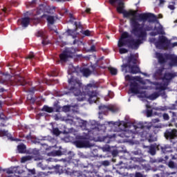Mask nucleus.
I'll return each instance as SVG.
<instances>
[{"mask_svg": "<svg viewBox=\"0 0 177 177\" xmlns=\"http://www.w3.org/2000/svg\"><path fill=\"white\" fill-rule=\"evenodd\" d=\"M152 122L153 124H156V122H160V119H158V118L153 119V120H152Z\"/></svg>", "mask_w": 177, "mask_h": 177, "instance_id": "48", "label": "nucleus"}, {"mask_svg": "<svg viewBox=\"0 0 177 177\" xmlns=\"http://www.w3.org/2000/svg\"><path fill=\"white\" fill-rule=\"evenodd\" d=\"M68 84L70 87V91L73 92L75 96H81V97H77V100L80 102L85 99V95L81 93V82L77 79H75L74 76H71L68 80Z\"/></svg>", "mask_w": 177, "mask_h": 177, "instance_id": "2", "label": "nucleus"}, {"mask_svg": "<svg viewBox=\"0 0 177 177\" xmlns=\"http://www.w3.org/2000/svg\"><path fill=\"white\" fill-rule=\"evenodd\" d=\"M0 136H7L9 140H15V139H13V137H12V136L6 131L0 130Z\"/></svg>", "mask_w": 177, "mask_h": 177, "instance_id": "21", "label": "nucleus"}, {"mask_svg": "<svg viewBox=\"0 0 177 177\" xmlns=\"http://www.w3.org/2000/svg\"><path fill=\"white\" fill-rule=\"evenodd\" d=\"M29 92H34V90H29Z\"/></svg>", "mask_w": 177, "mask_h": 177, "instance_id": "63", "label": "nucleus"}, {"mask_svg": "<svg viewBox=\"0 0 177 177\" xmlns=\"http://www.w3.org/2000/svg\"><path fill=\"white\" fill-rule=\"evenodd\" d=\"M119 52L122 55V53H128V50L127 48H120Z\"/></svg>", "mask_w": 177, "mask_h": 177, "instance_id": "35", "label": "nucleus"}, {"mask_svg": "<svg viewBox=\"0 0 177 177\" xmlns=\"http://www.w3.org/2000/svg\"><path fill=\"white\" fill-rule=\"evenodd\" d=\"M83 35H86V37H91L92 35V32H91L89 30H84L82 32Z\"/></svg>", "mask_w": 177, "mask_h": 177, "instance_id": "31", "label": "nucleus"}, {"mask_svg": "<svg viewBox=\"0 0 177 177\" xmlns=\"http://www.w3.org/2000/svg\"><path fill=\"white\" fill-rule=\"evenodd\" d=\"M165 68H160V69H158L157 71V74H158L159 75H162V71H164Z\"/></svg>", "mask_w": 177, "mask_h": 177, "instance_id": "38", "label": "nucleus"}, {"mask_svg": "<svg viewBox=\"0 0 177 177\" xmlns=\"http://www.w3.org/2000/svg\"><path fill=\"white\" fill-rule=\"evenodd\" d=\"M111 5L117 6V12L123 15L124 17L130 18V27L131 30L130 32L136 37L129 41H127V38H129V33L128 32H124L120 39H119L118 46L119 48H122V46H126L127 45L128 48L131 49H138L141 44H143V41L147 37V32L146 31H151L153 28H143L145 24L142 25L139 24V21H142L145 23L146 21H149V23H154L157 21V16L152 13H141L136 15L137 12L133 10L127 11L124 9V2L122 0H110Z\"/></svg>", "mask_w": 177, "mask_h": 177, "instance_id": "1", "label": "nucleus"}, {"mask_svg": "<svg viewBox=\"0 0 177 177\" xmlns=\"http://www.w3.org/2000/svg\"><path fill=\"white\" fill-rule=\"evenodd\" d=\"M88 95L89 96L88 100L93 103H96L97 100V93L95 91H90Z\"/></svg>", "mask_w": 177, "mask_h": 177, "instance_id": "15", "label": "nucleus"}, {"mask_svg": "<svg viewBox=\"0 0 177 177\" xmlns=\"http://www.w3.org/2000/svg\"><path fill=\"white\" fill-rule=\"evenodd\" d=\"M99 109L102 114H106V113H109V111H117V107L114 105H101L99 106Z\"/></svg>", "mask_w": 177, "mask_h": 177, "instance_id": "10", "label": "nucleus"}, {"mask_svg": "<svg viewBox=\"0 0 177 177\" xmlns=\"http://www.w3.org/2000/svg\"><path fill=\"white\" fill-rule=\"evenodd\" d=\"M2 107V102L0 101V109Z\"/></svg>", "mask_w": 177, "mask_h": 177, "instance_id": "62", "label": "nucleus"}, {"mask_svg": "<svg viewBox=\"0 0 177 177\" xmlns=\"http://www.w3.org/2000/svg\"><path fill=\"white\" fill-rule=\"evenodd\" d=\"M53 134L57 135V136L60 135V131H59V129H55L53 130Z\"/></svg>", "mask_w": 177, "mask_h": 177, "instance_id": "40", "label": "nucleus"}, {"mask_svg": "<svg viewBox=\"0 0 177 177\" xmlns=\"http://www.w3.org/2000/svg\"><path fill=\"white\" fill-rule=\"evenodd\" d=\"M171 160H176L177 161V154L171 155Z\"/></svg>", "mask_w": 177, "mask_h": 177, "instance_id": "47", "label": "nucleus"}, {"mask_svg": "<svg viewBox=\"0 0 177 177\" xmlns=\"http://www.w3.org/2000/svg\"><path fill=\"white\" fill-rule=\"evenodd\" d=\"M164 2H165V0H160V3H164Z\"/></svg>", "mask_w": 177, "mask_h": 177, "instance_id": "60", "label": "nucleus"}, {"mask_svg": "<svg viewBox=\"0 0 177 177\" xmlns=\"http://www.w3.org/2000/svg\"><path fill=\"white\" fill-rule=\"evenodd\" d=\"M19 21H21L22 27H27L28 24H30V18L24 17L22 18L21 20H19Z\"/></svg>", "mask_w": 177, "mask_h": 177, "instance_id": "20", "label": "nucleus"}, {"mask_svg": "<svg viewBox=\"0 0 177 177\" xmlns=\"http://www.w3.org/2000/svg\"><path fill=\"white\" fill-rule=\"evenodd\" d=\"M36 35L37 37H41V38H43V45H46V44H48L46 42V40H45V39L46 38V35H45V32H44L43 30H39L37 32Z\"/></svg>", "mask_w": 177, "mask_h": 177, "instance_id": "18", "label": "nucleus"}, {"mask_svg": "<svg viewBox=\"0 0 177 177\" xmlns=\"http://www.w3.org/2000/svg\"><path fill=\"white\" fill-rule=\"evenodd\" d=\"M165 136L169 139H175V138H177V130L175 129H168L165 131Z\"/></svg>", "mask_w": 177, "mask_h": 177, "instance_id": "12", "label": "nucleus"}, {"mask_svg": "<svg viewBox=\"0 0 177 177\" xmlns=\"http://www.w3.org/2000/svg\"><path fill=\"white\" fill-rule=\"evenodd\" d=\"M147 117H151L153 115V110H147Z\"/></svg>", "mask_w": 177, "mask_h": 177, "instance_id": "36", "label": "nucleus"}, {"mask_svg": "<svg viewBox=\"0 0 177 177\" xmlns=\"http://www.w3.org/2000/svg\"><path fill=\"white\" fill-rule=\"evenodd\" d=\"M75 71V68H74V66H73V65H69L68 73L69 75H71L72 73H74Z\"/></svg>", "mask_w": 177, "mask_h": 177, "instance_id": "30", "label": "nucleus"}, {"mask_svg": "<svg viewBox=\"0 0 177 177\" xmlns=\"http://www.w3.org/2000/svg\"><path fill=\"white\" fill-rule=\"evenodd\" d=\"M42 111H46V113H53V108L49 107L48 106H44L42 108Z\"/></svg>", "mask_w": 177, "mask_h": 177, "instance_id": "25", "label": "nucleus"}, {"mask_svg": "<svg viewBox=\"0 0 177 177\" xmlns=\"http://www.w3.org/2000/svg\"><path fill=\"white\" fill-rule=\"evenodd\" d=\"M148 153H149V154H151V156H155L156 155V148H154V147H153V146L149 147Z\"/></svg>", "mask_w": 177, "mask_h": 177, "instance_id": "29", "label": "nucleus"}, {"mask_svg": "<svg viewBox=\"0 0 177 177\" xmlns=\"http://www.w3.org/2000/svg\"><path fill=\"white\" fill-rule=\"evenodd\" d=\"M42 17H46V20L48 23V27L49 28H50V26H52L53 24V23H55V17L52 16V15H46L44 14Z\"/></svg>", "mask_w": 177, "mask_h": 177, "instance_id": "16", "label": "nucleus"}, {"mask_svg": "<svg viewBox=\"0 0 177 177\" xmlns=\"http://www.w3.org/2000/svg\"><path fill=\"white\" fill-rule=\"evenodd\" d=\"M156 32H151L150 33V35L151 37H156V35H158V34L160 35H164L165 32H164V29L162 28V26L160 25L157 28H156Z\"/></svg>", "mask_w": 177, "mask_h": 177, "instance_id": "17", "label": "nucleus"}, {"mask_svg": "<svg viewBox=\"0 0 177 177\" xmlns=\"http://www.w3.org/2000/svg\"><path fill=\"white\" fill-rule=\"evenodd\" d=\"M77 42H78V41L75 40V41H73V44L75 45V44H77Z\"/></svg>", "mask_w": 177, "mask_h": 177, "instance_id": "61", "label": "nucleus"}, {"mask_svg": "<svg viewBox=\"0 0 177 177\" xmlns=\"http://www.w3.org/2000/svg\"><path fill=\"white\" fill-rule=\"evenodd\" d=\"M91 88H95V84H87L86 89H91Z\"/></svg>", "mask_w": 177, "mask_h": 177, "instance_id": "42", "label": "nucleus"}, {"mask_svg": "<svg viewBox=\"0 0 177 177\" xmlns=\"http://www.w3.org/2000/svg\"><path fill=\"white\" fill-rule=\"evenodd\" d=\"M32 159V156H24L21 159V162H26V161H30V160Z\"/></svg>", "mask_w": 177, "mask_h": 177, "instance_id": "27", "label": "nucleus"}, {"mask_svg": "<svg viewBox=\"0 0 177 177\" xmlns=\"http://www.w3.org/2000/svg\"><path fill=\"white\" fill-rule=\"evenodd\" d=\"M168 86V83H156L155 84V89L158 91V92L153 93L147 97L149 100H156L157 97H158L160 95V92H162V91H165L167 87Z\"/></svg>", "mask_w": 177, "mask_h": 177, "instance_id": "7", "label": "nucleus"}, {"mask_svg": "<svg viewBox=\"0 0 177 177\" xmlns=\"http://www.w3.org/2000/svg\"><path fill=\"white\" fill-rule=\"evenodd\" d=\"M158 19H162V15L160 14L158 17Z\"/></svg>", "mask_w": 177, "mask_h": 177, "instance_id": "59", "label": "nucleus"}, {"mask_svg": "<svg viewBox=\"0 0 177 177\" xmlns=\"http://www.w3.org/2000/svg\"><path fill=\"white\" fill-rule=\"evenodd\" d=\"M91 50H92V51L95 50V46H91Z\"/></svg>", "mask_w": 177, "mask_h": 177, "instance_id": "57", "label": "nucleus"}, {"mask_svg": "<svg viewBox=\"0 0 177 177\" xmlns=\"http://www.w3.org/2000/svg\"><path fill=\"white\" fill-rule=\"evenodd\" d=\"M63 111H65L66 113H67V111H70V106H64Z\"/></svg>", "mask_w": 177, "mask_h": 177, "instance_id": "41", "label": "nucleus"}, {"mask_svg": "<svg viewBox=\"0 0 177 177\" xmlns=\"http://www.w3.org/2000/svg\"><path fill=\"white\" fill-rule=\"evenodd\" d=\"M56 12V10H55V7H53L52 8H47V13L48 15H53V13H55Z\"/></svg>", "mask_w": 177, "mask_h": 177, "instance_id": "32", "label": "nucleus"}, {"mask_svg": "<svg viewBox=\"0 0 177 177\" xmlns=\"http://www.w3.org/2000/svg\"><path fill=\"white\" fill-rule=\"evenodd\" d=\"M168 8L171 10H174V9H175V6L174 5H169Z\"/></svg>", "mask_w": 177, "mask_h": 177, "instance_id": "51", "label": "nucleus"}, {"mask_svg": "<svg viewBox=\"0 0 177 177\" xmlns=\"http://www.w3.org/2000/svg\"><path fill=\"white\" fill-rule=\"evenodd\" d=\"M156 57L158 59L160 64H164L166 60H170L169 62V66L177 67V56L172 54H161L160 53H156Z\"/></svg>", "mask_w": 177, "mask_h": 177, "instance_id": "3", "label": "nucleus"}, {"mask_svg": "<svg viewBox=\"0 0 177 177\" xmlns=\"http://www.w3.org/2000/svg\"><path fill=\"white\" fill-rule=\"evenodd\" d=\"M102 165H104V167H109L110 165V162L109 160H104L101 162Z\"/></svg>", "mask_w": 177, "mask_h": 177, "instance_id": "34", "label": "nucleus"}, {"mask_svg": "<svg viewBox=\"0 0 177 177\" xmlns=\"http://www.w3.org/2000/svg\"><path fill=\"white\" fill-rule=\"evenodd\" d=\"M131 160L133 161H140V158H131Z\"/></svg>", "mask_w": 177, "mask_h": 177, "instance_id": "53", "label": "nucleus"}, {"mask_svg": "<svg viewBox=\"0 0 177 177\" xmlns=\"http://www.w3.org/2000/svg\"><path fill=\"white\" fill-rule=\"evenodd\" d=\"M175 77V74L172 73H166L163 77V81H171L172 78Z\"/></svg>", "mask_w": 177, "mask_h": 177, "instance_id": "19", "label": "nucleus"}, {"mask_svg": "<svg viewBox=\"0 0 177 177\" xmlns=\"http://www.w3.org/2000/svg\"><path fill=\"white\" fill-rule=\"evenodd\" d=\"M127 67H129V73H131V74H138L140 71V69L138 66H136V58L133 55H131L127 59V64L122 65V71H125V73H128L127 71Z\"/></svg>", "mask_w": 177, "mask_h": 177, "instance_id": "4", "label": "nucleus"}, {"mask_svg": "<svg viewBox=\"0 0 177 177\" xmlns=\"http://www.w3.org/2000/svg\"><path fill=\"white\" fill-rule=\"evenodd\" d=\"M10 10L6 8H4L2 9V11L4 12V13H8V12H9Z\"/></svg>", "mask_w": 177, "mask_h": 177, "instance_id": "49", "label": "nucleus"}, {"mask_svg": "<svg viewBox=\"0 0 177 177\" xmlns=\"http://www.w3.org/2000/svg\"><path fill=\"white\" fill-rule=\"evenodd\" d=\"M12 80H14V82L18 84V85H26V80H24V77H21L19 75L15 76Z\"/></svg>", "mask_w": 177, "mask_h": 177, "instance_id": "14", "label": "nucleus"}, {"mask_svg": "<svg viewBox=\"0 0 177 177\" xmlns=\"http://www.w3.org/2000/svg\"><path fill=\"white\" fill-rule=\"evenodd\" d=\"M44 8V6H40L39 9L37 12V15H40L41 12H42V8Z\"/></svg>", "mask_w": 177, "mask_h": 177, "instance_id": "45", "label": "nucleus"}, {"mask_svg": "<svg viewBox=\"0 0 177 177\" xmlns=\"http://www.w3.org/2000/svg\"><path fill=\"white\" fill-rule=\"evenodd\" d=\"M109 71L112 75H116L118 73L117 69L114 68H109Z\"/></svg>", "mask_w": 177, "mask_h": 177, "instance_id": "33", "label": "nucleus"}, {"mask_svg": "<svg viewBox=\"0 0 177 177\" xmlns=\"http://www.w3.org/2000/svg\"><path fill=\"white\" fill-rule=\"evenodd\" d=\"M168 167L171 169H174L175 171H177V163L174 162L172 160L168 162Z\"/></svg>", "mask_w": 177, "mask_h": 177, "instance_id": "22", "label": "nucleus"}, {"mask_svg": "<svg viewBox=\"0 0 177 177\" xmlns=\"http://www.w3.org/2000/svg\"><path fill=\"white\" fill-rule=\"evenodd\" d=\"M125 80L126 81H138V82H140L142 85H146V84H148L149 85H151V83L148 80L145 81L143 80V79H142V77H132L129 75H127L125 76Z\"/></svg>", "mask_w": 177, "mask_h": 177, "instance_id": "9", "label": "nucleus"}, {"mask_svg": "<svg viewBox=\"0 0 177 177\" xmlns=\"http://www.w3.org/2000/svg\"><path fill=\"white\" fill-rule=\"evenodd\" d=\"M135 177H145V176H143V174H142L141 173L137 172L135 174Z\"/></svg>", "mask_w": 177, "mask_h": 177, "instance_id": "43", "label": "nucleus"}, {"mask_svg": "<svg viewBox=\"0 0 177 177\" xmlns=\"http://www.w3.org/2000/svg\"><path fill=\"white\" fill-rule=\"evenodd\" d=\"M86 13H89V12H91V8H87L86 10Z\"/></svg>", "mask_w": 177, "mask_h": 177, "instance_id": "58", "label": "nucleus"}, {"mask_svg": "<svg viewBox=\"0 0 177 177\" xmlns=\"http://www.w3.org/2000/svg\"><path fill=\"white\" fill-rule=\"evenodd\" d=\"M70 50L64 51L59 55L62 62H67L68 57H73V53H70Z\"/></svg>", "mask_w": 177, "mask_h": 177, "instance_id": "13", "label": "nucleus"}, {"mask_svg": "<svg viewBox=\"0 0 177 177\" xmlns=\"http://www.w3.org/2000/svg\"><path fill=\"white\" fill-rule=\"evenodd\" d=\"M17 150L19 153H26V145L21 144L17 146Z\"/></svg>", "mask_w": 177, "mask_h": 177, "instance_id": "24", "label": "nucleus"}, {"mask_svg": "<svg viewBox=\"0 0 177 177\" xmlns=\"http://www.w3.org/2000/svg\"><path fill=\"white\" fill-rule=\"evenodd\" d=\"M169 46H167L166 48H168V46H171V48H175V46H177V42H174L171 44V41L169 40Z\"/></svg>", "mask_w": 177, "mask_h": 177, "instance_id": "39", "label": "nucleus"}, {"mask_svg": "<svg viewBox=\"0 0 177 177\" xmlns=\"http://www.w3.org/2000/svg\"><path fill=\"white\" fill-rule=\"evenodd\" d=\"M150 88L149 85L147 86H140L136 82H133L130 84V91L131 93H135L136 95H143L145 93L144 89H149Z\"/></svg>", "mask_w": 177, "mask_h": 177, "instance_id": "8", "label": "nucleus"}, {"mask_svg": "<svg viewBox=\"0 0 177 177\" xmlns=\"http://www.w3.org/2000/svg\"><path fill=\"white\" fill-rule=\"evenodd\" d=\"M82 73L84 77H89L91 75V71L88 68L82 69Z\"/></svg>", "mask_w": 177, "mask_h": 177, "instance_id": "26", "label": "nucleus"}, {"mask_svg": "<svg viewBox=\"0 0 177 177\" xmlns=\"http://www.w3.org/2000/svg\"><path fill=\"white\" fill-rule=\"evenodd\" d=\"M34 23H39V19H35Z\"/></svg>", "mask_w": 177, "mask_h": 177, "instance_id": "55", "label": "nucleus"}, {"mask_svg": "<svg viewBox=\"0 0 177 177\" xmlns=\"http://www.w3.org/2000/svg\"><path fill=\"white\" fill-rule=\"evenodd\" d=\"M149 42L155 44V46L158 49H167V47L169 46V40L165 36H160L158 41L156 42V38L149 39Z\"/></svg>", "mask_w": 177, "mask_h": 177, "instance_id": "5", "label": "nucleus"}, {"mask_svg": "<svg viewBox=\"0 0 177 177\" xmlns=\"http://www.w3.org/2000/svg\"><path fill=\"white\" fill-rule=\"evenodd\" d=\"M171 114H172L174 118H175V117H176V113L172 112Z\"/></svg>", "mask_w": 177, "mask_h": 177, "instance_id": "56", "label": "nucleus"}, {"mask_svg": "<svg viewBox=\"0 0 177 177\" xmlns=\"http://www.w3.org/2000/svg\"><path fill=\"white\" fill-rule=\"evenodd\" d=\"M113 127H118V129L116 130L118 132L122 131L121 133L113 134V138H115V135L120 136V138H129L131 136L129 131L125 130V128H127V124L125 122H116L113 124Z\"/></svg>", "mask_w": 177, "mask_h": 177, "instance_id": "6", "label": "nucleus"}, {"mask_svg": "<svg viewBox=\"0 0 177 177\" xmlns=\"http://www.w3.org/2000/svg\"><path fill=\"white\" fill-rule=\"evenodd\" d=\"M34 57V53H30L27 59H32Z\"/></svg>", "mask_w": 177, "mask_h": 177, "instance_id": "46", "label": "nucleus"}, {"mask_svg": "<svg viewBox=\"0 0 177 177\" xmlns=\"http://www.w3.org/2000/svg\"><path fill=\"white\" fill-rule=\"evenodd\" d=\"M162 151L163 153H169L172 151V149L169 146H165L164 147H162Z\"/></svg>", "mask_w": 177, "mask_h": 177, "instance_id": "28", "label": "nucleus"}, {"mask_svg": "<svg viewBox=\"0 0 177 177\" xmlns=\"http://www.w3.org/2000/svg\"><path fill=\"white\" fill-rule=\"evenodd\" d=\"M175 127H176V128H177V123L175 124Z\"/></svg>", "mask_w": 177, "mask_h": 177, "instance_id": "64", "label": "nucleus"}, {"mask_svg": "<svg viewBox=\"0 0 177 177\" xmlns=\"http://www.w3.org/2000/svg\"><path fill=\"white\" fill-rule=\"evenodd\" d=\"M176 174V172H172V173H164L162 175H158V174H155L153 177H171V175H174Z\"/></svg>", "mask_w": 177, "mask_h": 177, "instance_id": "23", "label": "nucleus"}, {"mask_svg": "<svg viewBox=\"0 0 177 177\" xmlns=\"http://www.w3.org/2000/svg\"><path fill=\"white\" fill-rule=\"evenodd\" d=\"M46 161H48V162H50L52 161H55V159H53L52 158H49L48 159L46 160Z\"/></svg>", "mask_w": 177, "mask_h": 177, "instance_id": "54", "label": "nucleus"}, {"mask_svg": "<svg viewBox=\"0 0 177 177\" xmlns=\"http://www.w3.org/2000/svg\"><path fill=\"white\" fill-rule=\"evenodd\" d=\"M163 117V120H165V121H168V120H169V115H168L167 113H164L162 115Z\"/></svg>", "mask_w": 177, "mask_h": 177, "instance_id": "37", "label": "nucleus"}, {"mask_svg": "<svg viewBox=\"0 0 177 177\" xmlns=\"http://www.w3.org/2000/svg\"><path fill=\"white\" fill-rule=\"evenodd\" d=\"M6 174H8V175H10V174H13V169H8L6 170Z\"/></svg>", "mask_w": 177, "mask_h": 177, "instance_id": "44", "label": "nucleus"}, {"mask_svg": "<svg viewBox=\"0 0 177 177\" xmlns=\"http://www.w3.org/2000/svg\"><path fill=\"white\" fill-rule=\"evenodd\" d=\"M0 84H6V80L3 78L0 79Z\"/></svg>", "mask_w": 177, "mask_h": 177, "instance_id": "50", "label": "nucleus"}, {"mask_svg": "<svg viewBox=\"0 0 177 177\" xmlns=\"http://www.w3.org/2000/svg\"><path fill=\"white\" fill-rule=\"evenodd\" d=\"M74 144L77 147H89V141L85 138L81 137L79 140L75 141Z\"/></svg>", "mask_w": 177, "mask_h": 177, "instance_id": "11", "label": "nucleus"}, {"mask_svg": "<svg viewBox=\"0 0 177 177\" xmlns=\"http://www.w3.org/2000/svg\"><path fill=\"white\" fill-rule=\"evenodd\" d=\"M75 32V31H73L72 30H68V33L70 35H73V34H74Z\"/></svg>", "mask_w": 177, "mask_h": 177, "instance_id": "52", "label": "nucleus"}]
</instances>
